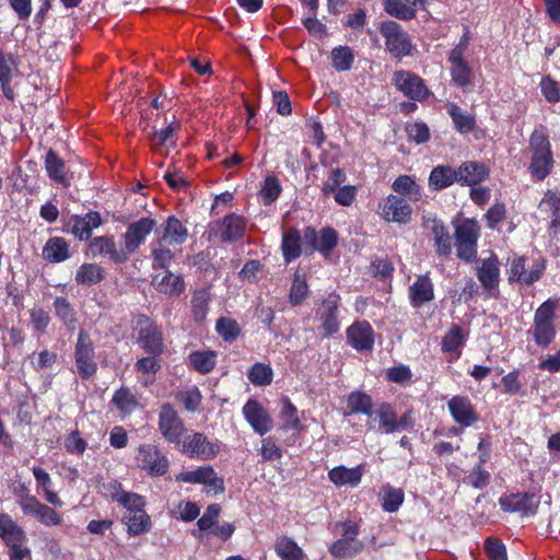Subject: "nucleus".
<instances>
[{
    "label": "nucleus",
    "mask_w": 560,
    "mask_h": 560,
    "mask_svg": "<svg viewBox=\"0 0 560 560\" xmlns=\"http://www.w3.org/2000/svg\"><path fill=\"white\" fill-rule=\"evenodd\" d=\"M532 161L529 171L538 179H545L553 165V158L548 136L541 130H535L529 138Z\"/></svg>",
    "instance_id": "f257e3e1"
},
{
    "label": "nucleus",
    "mask_w": 560,
    "mask_h": 560,
    "mask_svg": "<svg viewBox=\"0 0 560 560\" xmlns=\"http://www.w3.org/2000/svg\"><path fill=\"white\" fill-rule=\"evenodd\" d=\"M378 31L384 38L385 50L393 57L402 58L411 55L413 48L411 37L396 21L381 22Z\"/></svg>",
    "instance_id": "f03ea898"
},
{
    "label": "nucleus",
    "mask_w": 560,
    "mask_h": 560,
    "mask_svg": "<svg viewBox=\"0 0 560 560\" xmlns=\"http://www.w3.org/2000/svg\"><path fill=\"white\" fill-rule=\"evenodd\" d=\"M556 304L551 300L544 302L535 312L534 326L529 332L539 347H548L555 336L556 328L553 325Z\"/></svg>",
    "instance_id": "7ed1b4c3"
},
{
    "label": "nucleus",
    "mask_w": 560,
    "mask_h": 560,
    "mask_svg": "<svg viewBox=\"0 0 560 560\" xmlns=\"http://www.w3.org/2000/svg\"><path fill=\"white\" fill-rule=\"evenodd\" d=\"M479 226L475 220L465 219L455 228V246L458 258L469 261L476 257Z\"/></svg>",
    "instance_id": "20e7f679"
},
{
    "label": "nucleus",
    "mask_w": 560,
    "mask_h": 560,
    "mask_svg": "<svg viewBox=\"0 0 560 560\" xmlns=\"http://www.w3.org/2000/svg\"><path fill=\"white\" fill-rule=\"evenodd\" d=\"M545 268L544 262L534 260L527 264L525 257L513 254L508 258V275L510 282L532 284L537 281Z\"/></svg>",
    "instance_id": "39448f33"
},
{
    "label": "nucleus",
    "mask_w": 560,
    "mask_h": 560,
    "mask_svg": "<svg viewBox=\"0 0 560 560\" xmlns=\"http://www.w3.org/2000/svg\"><path fill=\"white\" fill-rule=\"evenodd\" d=\"M342 537L329 547V552L337 559L351 558L363 550V544L358 539V525L347 521L342 523Z\"/></svg>",
    "instance_id": "423d86ee"
},
{
    "label": "nucleus",
    "mask_w": 560,
    "mask_h": 560,
    "mask_svg": "<svg viewBox=\"0 0 560 560\" xmlns=\"http://www.w3.org/2000/svg\"><path fill=\"white\" fill-rule=\"evenodd\" d=\"M136 463L153 477L163 476L168 470L167 457L152 444H141L138 447Z\"/></svg>",
    "instance_id": "0eeeda50"
},
{
    "label": "nucleus",
    "mask_w": 560,
    "mask_h": 560,
    "mask_svg": "<svg viewBox=\"0 0 560 560\" xmlns=\"http://www.w3.org/2000/svg\"><path fill=\"white\" fill-rule=\"evenodd\" d=\"M75 365L82 378L91 377L97 370L94 360V347L86 331L80 330L75 343Z\"/></svg>",
    "instance_id": "6e6552de"
},
{
    "label": "nucleus",
    "mask_w": 560,
    "mask_h": 560,
    "mask_svg": "<svg viewBox=\"0 0 560 560\" xmlns=\"http://www.w3.org/2000/svg\"><path fill=\"white\" fill-rule=\"evenodd\" d=\"M159 430L167 442L180 444L185 425L177 411L168 404L162 405L160 409Z\"/></svg>",
    "instance_id": "1a4fd4ad"
},
{
    "label": "nucleus",
    "mask_w": 560,
    "mask_h": 560,
    "mask_svg": "<svg viewBox=\"0 0 560 560\" xmlns=\"http://www.w3.org/2000/svg\"><path fill=\"white\" fill-rule=\"evenodd\" d=\"M380 215L387 222L407 224L411 220L412 208L397 195H388L378 205Z\"/></svg>",
    "instance_id": "9d476101"
},
{
    "label": "nucleus",
    "mask_w": 560,
    "mask_h": 560,
    "mask_svg": "<svg viewBox=\"0 0 560 560\" xmlns=\"http://www.w3.org/2000/svg\"><path fill=\"white\" fill-rule=\"evenodd\" d=\"M180 443L183 453L191 458L201 460L212 459L220 450L218 443L209 441L208 438L200 432H195L186 436Z\"/></svg>",
    "instance_id": "9b49d317"
},
{
    "label": "nucleus",
    "mask_w": 560,
    "mask_h": 560,
    "mask_svg": "<svg viewBox=\"0 0 560 560\" xmlns=\"http://www.w3.org/2000/svg\"><path fill=\"white\" fill-rule=\"evenodd\" d=\"M393 83L397 90L415 101H424L430 94L428 88L423 83V80L410 71H396L393 75Z\"/></svg>",
    "instance_id": "f8f14e48"
},
{
    "label": "nucleus",
    "mask_w": 560,
    "mask_h": 560,
    "mask_svg": "<svg viewBox=\"0 0 560 560\" xmlns=\"http://www.w3.org/2000/svg\"><path fill=\"white\" fill-rule=\"evenodd\" d=\"M20 508L25 515L35 517L45 526H55L61 523L60 515L50 506L42 503L34 495H23L20 499Z\"/></svg>",
    "instance_id": "ddd939ff"
},
{
    "label": "nucleus",
    "mask_w": 560,
    "mask_h": 560,
    "mask_svg": "<svg viewBox=\"0 0 560 560\" xmlns=\"http://www.w3.org/2000/svg\"><path fill=\"white\" fill-rule=\"evenodd\" d=\"M137 324L140 326L138 343L150 354H161L164 350L162 331L145 316L139 317Z\"/></svg>",
    "instance_id": "4468645a"
},
{
    "label": "nucleus",
    "mask_w": 560,
    "mask_h": 560,
    "mask_svg": "<svg viewBox=\"0 0 560 560\" xmlns=\"http://www.w3.org/2000/svg\"><path fill=\"white\" fill-rule=\"evenodd\" d=\"M155 221L151 218H141L128 225L124 234V252L127 256L135 253L145 241L147 236L155 228Z\"/></svg>",
    "instance_id": "2eb2a0df"
},
{
    "label": "nucleus",
    "mask_w": 560,
    "mask_h": 560,
    "mask_svg": "<svg viewBox=\"0 0 560 560\" xmlns=\"http://www.w3.org/2000/svg\"><path fill=\"white\" fill-rule=\"evenodd\" d=\"M176 480L187 483L206 485L215 493L223 492V480L218 477L211 466L199 467L196 470L183 471L176 476Z\"/></svg>",
    "instance_id": "dca6fc26"
},
{
    "label": "nucleus",
    "mask_w": 560,
    "mask_h": 560,
    "mask_svg": "<svg viewBox=\"0 0 560 560\" xmlns=\"http://www.w3.org/2000/svg\"><path fill=\"white\" fill-rule=\"evenodd\" d=\"M242 411L256 433L264 435L272 429V419L269 412L257 400H248Z\"/></svg>",
    "instance_id": "f3484780"
},
{
    "label": "nucleus",
    "mask_w": 560,
    "mask_h": 560,
    "mask_svg": "<svg viewBox=\"0 0 560 560\" xmlns=\"http://www.w3.org/2000/svg\"><path fill=\"white\" fill-rule=\"evenodd\" d=\"M499 503L505 512H516L522 516H530L537 513L539 501L533 494L515 493L501 498Z\"/></svg>",
    "instance_id": "a211bd4d"
},
{
    "label": "nucleus",
    "mask_w": 560,
    "mask_h": 560,
    "mask_svg": "<svg viewBox=\"0 0 560 560\" xmlns=\"http://www.w3.org/2000/svg\"><path fill=\"white\" fill-rule=\"evenodd\" d=\"M349 345L358 351H371L374 346V331L372 326L363 320L355 322L347 329Z\"/></svg>",
    "instance_id": "6ab92c4d"
},
{
    "label": "nucleus",
    "mask_w": 560,
    "mask_h": 560,
    "mask_svg": "<svg viewBox=\"0 0 560 560\" xmlns=\"http://www.w3.org/2000/svg\"><path fill=\"white\" fill-rule=\"evenodd\" d=\"M447 407L454 421L460 427H470L478 420L474 406L466 396L452 397L447 402Z\"/></svg>",
    "instance_id": "aec40b11"
},
{
    "label": "nucleus",
    "mask_w": 560,
    "mask_h": 560,
    "mask_svg": "<svg viewBox=\"0 0 560 560\" xmlns=\"http://www.w3.org/2000/svg\"><path fill=\"white\" fill-rule=\"evenodd\" d=\"M304 241L310 244L314 250L328 255L337 245L338 236L334 229L325 228L319 234L313 228H306L304 231Z\"/></svg>",
    "instance_id": "412c9836"
},
{
    "label": "nucleus",
    "mask_w": 560,
    "mask_h": 560,
    "mask_svg": "<svg viewBox=\"0 0 560 560\" xmlns=\"http://www.w3.org/2000/svg\"><path fill=\"white\" fill-rule=\"evenodd\" d=\"M89 250L92 257L108 256L114 262H124L127 260V254L122 248H117L113 237L97 236L89 244Z\"/></svg>",
    "instance_id": "4be33fe9"
},
{
    "label": "nucleus",
    "mask_w": 560,
    "mask_h": 560,
    "mask_svg": "<svg viewBox=\"0 0 560 560\" xmlns=\"http://www.w3.org/2000/svg\"><path fill=\"white\" fill-rule=\"evenodd\" d=\"M363 474L361 465L351 468L340 465L328 471V478L336 487L355 488L360 485Z\"/></svg>",
    "instance_id": "5701e85b"
},
{
    "label": "nucleus",
    "mask_w": 560,
    "mask_h": 560,
    "mask_svg": "<svg viewBox=\"0 0 560 560\" xmlns=\"http://www.w3.org/2000/svg\"><path fill=\"white\" fill-rule=\"evenodd\" d=\"M457 171V183L460 185L476 186L486 180L489 176L488 168L476 161L462 163Z\"/></svg>",
    "instance_id": "b1692460"
},
{
    "label": "nucleus",
    "mask_w": 560,
    "mask_h": 560,
    "mask_svg": "<svg viewBox=\"0 0 560 560\" xmlns=\"http://www.w3.org/2000/svg\"><path fill=\"white\" fill-rule=\"evenodd\" d=\"M71 232L80 241L89 240L92 231L102 224L98 212L90 211L85 215H72L70 218Z\"/></svg>",
    "instance_id": "393cba45"
},
{
    "label": "nucleus",
    "mask_w": 560,
    "mask_h": 560,
    "mask_svg": "<svg viewBox=\"0 0 560 560\" xmlns=\"http://www.w3.org/2000/svg\"><path fill=\"white\" fill-rule=\"evenodd\" d=\"M499 260L494 255L479 261L477 278L485 289L491 290L498 287L500 280Z\"/></svg>",
    "instance_id": "a878e982"
},
{
    "label": "nucleus",
    "mask_w": 560,
    "mask_h": 560,
    "mask_svg": "<svg viewBox=\"0 0 560 560\" xmlns=\"http://www.w3.org/2000/svg\"><path fill=\"white\" fill-rule=\"evenodd\" d=\"M188 237V231L184 224L175 217H168L165 223L162 225V231L159 238L163 243H167L173 246H180L186 242Z\"/></svg>",
    "instance_id": "bb28decb"
},
{
    "label": "nucleus",
    "mask_w": 560,
    "mask_h": 560,
    "mask_svg": "<svg viewBox=\"0 0 560 560\" xmlns=\"http://www.w3.org/2000/svg\"><path fill=\"white\" fill-rule=\"evenodd\" d=\"M338 301L336 298H329L324 301L318 308V316L322 323L324 335L329 337L339 330V322L337 318Z\"/></svg>",
    "instance_id": "cd10ccee"
},
{
    "label": "nucleus",
    "mask_w": 560,
    "mask_h": 560,
    "mask_svg": "<svg viewBox=\"0 0 560 560\" xmlns=\"http://www.w3.org/2000/svg\"><path fill=\"white\" fill-rule=\"evenodd\" d=\"M217 233L221 241L233 242L241 238L245 231L244 219L236 214L225 217L217 223Z\"/></svg>",
    "instance_id": "c85d7f7f"
},
{
    "label": "nucleus",
    "mask_w": 560,
    "mask_h": 560,
    "mask_svg": "<svg viewBox=\"0 0 560 560\" xmlns=\"http://www.w3.org/2000/svg\"><path fill=\"white\" fill-rule=\"evenodd\" d=\"M427 228L430 229L438 255L447 256L452 252V241L447 229L441 220L428 218Z\"/></svg>",
    "instance_id": "c756f323"
},
{
    "label": "nucleus",
    "mask_w": 560,
    "mask_h": 560,
    "mask_svg": "<svg viewBox=\"0 0 560 560\" xmlns=\"http://www.w3.org/2000/svg\"><path fill=\"white\" fill-rule=\"evenodd\" d=\"M434 298L433 283L428 275L417 278L415 283L409 288V299L415 307H419Z\"/></svg>",
    "instance_id": "7c9ffc66"
},
{
    "label": "nucleus",
    "mask_w": 560,
    "mask_h": 560,
    "mask_svg": "<svg viewBox=\"0 0 560 560\" xmlns=\"http://www.w3.org/2000/svg\"><path fill=\"white\" fill-rule=\"evenodd\" d=\"M43 257L52 264L67 260L70 257L68 242L62 237L49 238L43 247Z\"/></svg>",
    "instance_id": "2f4dec72"
},
{
    "label": "nucleus",
    "mask_w": 560,
    "mask_h": 560,
    "mask_svg": "<svg viewBox=\"0 0 560 560\" xmlns=\"http://www.w3.org/2000/svg\"><path fill=\"white\" fill-rule=\"evenodd\" d=\"M446 110L452 118L455 129L459 133L467 135L474 130L476 126V119L471 114L464 110L455 103H447Z\"/></svg>",
    "instance_id": "473e14b6"
},
{
    "label": "nucleus",
    "mask_w": 560,
    "mask_h": 560,
    "mask_svg": "<svg viewBox=\"0 0 560 560\" xmlns=\"http://www.w3.org/2000/svg\"><path fill=\"white\" fill-rule=\"evenodd\" d=\"M153 283L158 291L168 295L180 294L185 288L183 278L170 271L156 275L153 279Z\"/></svg>",
    "instance_id": "72a5a7b5"
},
{
    "label": "nucleus",
    "mask_w": 560,
    "mask_h": 560,
    "mask_svg": "<svg viewBox=\"0 0 560 560\" xmlns=\"http://www.w3.org/2000/svg\"><path fill=\"white\" fill-rule=\"evenodd\" d=\"M122 522L127 526L130 536H139L150 530L151 518L144 510H137L133 513H126Z\"/></svg>",
    "instance_id": "f704fd0d"
},
{
    "label": "nucleus",
    "mask_w": 560,
    "mask_h": 560,
    "mask_svg": "<svg viewBox=\"0 0 560 560\" xmlns=\"http://www.w3.org/2000/svg\"><path fill=\"white\" fill-rule=\"evenodd\" d=\"M105 275L104 268L98 264H83L78 268L74 280L78 284L90 287L103 281Z\"/></svg>",
    "instance_id": "c9c22d12"
},
{
    "label": "nucleus",
    "mask_w": 560,
    "mask_h": 560,
    "mask_svg": "<svg viewBox=\"0 0 560 560\" xmlns=\"http://www.w3.org/2000/svg\"><path fill=\"white\" fill-rule=\"evenodd\" d=\"M457 183V171L448 165L435 166L429 176V185L434 190H441Z\"/></svg>",
    "instance_id": "e433bc0d"
},
{
    "label": "nucleus",
    "mask_w": 560,
    "mask_h": 560,
    "mask_svg": "<svg viewBox=\"0 0 560 560\" xmlns=\"http://www.w3.org/2000/svg\"><path fill=\"white\" fill-rule=\"evenodd\" d=\"M373 422H378L377 430L381 433L390 434L397 432L396 427V412L389 404H381L375 411H373Z\"/></svg>",
    "instance_id": "4c0bfd02"
},
{
    "label": "nucleus",
    "mask_w": 560,
    "mask_h": 560,
    "mask_svg": "<svg viewBox=\"0 0 560 560\" xmlns=\"http://www.w3.org/2000/svg\"><path fill=\"white\" fill-rule=\"evenodd\" d=\"M45 170L50 179L56 183L69 186L65 162L52 150H49L45 156Z\"/></svg>",
    "instance_id": "58836bf2"
},
{
    "label": "nucleus",
    "mask_w": 560,
    "mask_h": 560,
    "mask_svg": "<svg viewBox=\"0 0 560 560\" xmlns=\"http://www.w3.org/2000/svg\"><path fill=\"white\" fill-rule=\"evenodd\" d=\"M279 418L282 422V430H293L298 433L303 430V425L301 424V420L298 416V409L288 397H283L281 399V410L279 412Z\"/></svg>",
    "instance_id": "ea45409f"
},
{
    "label": "nucleus",
    "mask_w": 560,
    "mask_h": 560,
    "mask_svg": "<svg viewBox=\"0 0 560 560\" xmlns=\"http://www.w3.org/2000/svg\"><path fill=\"white\" fill-rule=\"evenodd\" d=\"M112 404L125 416L131 415L140 405L137 396L127 387H120L114 393Z\"/></svg>",
    "instance_id": "a19ab883"
},
{
    "label": "nucleus",
    "mask_w": 560,
    "mask_h": 560,
    "mask_svg": "<svg viewBox=\"0 0 560 560\" xmlns=\"http://www.w3.org/2000/svg\"><path fill=\"white\" fill-rule=\"evenodd\" d=\"M275 551L281 560H304L305 553L290 537H280L275 545Z\"/></svg>",
    "instance_id": "79ce46f5"
},
{
    "label": "nucleus",
    "mask_w": 560,
    "mask_h": 560,
    "mask_svg": "<svg viewBox=\"0 0 560 560\" xmlns=\"http://www.w3.org/2000/svg\"><path fill=\"white\" fill-rule=\"evenodd\" d=\"M0 537L8 542L25 541L26 536L21 526H19L8 514H0Z\"/></svg>",
    "instance_id": "37998d69"
},
{
    "label": "nucleus",
    "mask_w": 560,
    "mask_h": 560,
    "mask_svg": "<svg viewBox=\"0 0 560 560\" xmlns=\"http://www.w3.org/2000/svg\"><path fill=\"white\" fill-rule=\"evenodd\" d=\"M281 248L287 262L296 259L301 255V236L296 230L283 232Z\"/></svg>",
    "instance_id": "c03bdc74"
},
{
    "label": "nucleus",
    "mask_w": 560,
    "mask_h": 560,
    "mask_svg": "<svg viewBox=\"0 0 560 560\" xmlns=\"http://www.w3.org/2000/svg\"><path fill=\"white\" fill-rule=\"evenodd\" d=\"M405 493L399 488L385 485L381 491L382 508L385 512L394 513L404 503Z\"/></svg>",
    "instance_id": "a18cd8bd"
},
{
    "label": "nucleus",
    "mask_w": 560,
    "mask_h": 560,
    "mask_svg": "<svg viewBox=\"0 0 560 560\" xmlns=\"http://www.w3.org/2000/svg\"><path fill=\"white\" fill-rule=\"evenodd\" d=\"M348 408L351 413H363L373 416V404L369 395L361 392H352L347 399Z\"/></svg>",
    "instance_id": "49530a36"
},
{
    "label": "nucleus",
    "mask_w": 560,
    "mask_h": 560,
    "mask_svg": "<svg viewBox=\"0 0 560 560\" xmlns=\"http://www.w3.org/2000/svg\"><path fill=\"white\" fill-rule=\"evenodd\" d=\"M384 11L401 21H410L416 18L415 9L407 5L404 0H385Z\"/></svg>",
    "instance_id": "de8ad7c7"
},
{
    "label": "nucleus",
    "mask_w": 560,
    "mask_h": 560,
    "mask_svg": "<svg viewBox=\"0 0 560 560\" xmlns=\"http://www.w3.org/2000/svg\"><path fill=\"white\" fill-rule=\"evenodd\" d=\"M210 293L208 290L195 291L191 298V312L196 322H202L209 311Z\"/></svg>",
    "instance_id": "09e8293b"
},
{
    "label": "nucleus",
    "mask_w": 560,
    "mask_h": 560,
    "mask_svg": "<svg viewBox=\"0 0 560 560\" xmlns=\"http://www.w3.org/2000/svg\"><path fill=\"white\" fill-rule=\"evenodd\" d=\"M392 188L394 191L400 195H406L409 198L419 199L421 197V190L419 185L408 175L398 176Z\"/></svg>",
    "instance_id": "8fccbe9b"
},
{
    "label": "nucleus",
    "mask_w": 560,
    "mask_h": 560,
    "mask_svg": "<svg viewBox=\"0 0 560 560\" xmlns=\"http://www.w3.org/2000/svg\"><path fill=\"white\" fill-rule=\"evenodd\" d=\"M171 246L172 245H168L167 243H163L160 238H158V241L152 244V257L154 267H168L174 258V253L171 249Z\"/></svg>",
    "instance_id": "3c124183"
},
{
    "label": "nucleus",
    "mask_w": 560,
    "mask_h": 560,
    "mask_svg": "<svg viewBox=\"0 0 560 560\" xmlns=\"http://www.w3.org/2000/svg\"><path fill=\"white\" fill-rule=\"evenodd\" d=\"M539 208L548 213L552 225L560 223V197L556 192L548 190L541 199Z\"/></svg>",
    "instance_id": "603ef678"
},
{
    "label": "nucleus",
    "mask_w": 560,
    "mask_h": 560,
    "mask_svg": "<svg viewBox=\"0 0 560 560\" xmlns=\"http://www.w3.org/2000/svg\"><path fill=\"white\" fill-rule=\"evenodd\" d=\"M113 500L122 505L127 510V513L143 510L144 506V499L141 495L124 490L115 492L113 494Z\"/></svg>",
    "instance_id": "864d4df0"
},
{
    "label": "nucleus",
    "mask_w": 560,
    "mask_h": 560,
    "mask_svg": "<svg viewBox=\"0 0 560 560\" xmlns=\"http://www.w3.org/2000/svg\"><path fill=\"white\" fill-rule=\"evenodd\" d=\"M249 381L256 386H267L272 382V369L265 363H255L248 371Z\"/></svg>",
    "instance_id": "5fc2aeb1"
},
{
    "label": "nucleus",
    "mask_w": 560,
    "mask_h": 560,
    "mask_svg": "<svg viewBox=\"0 0 560 560\" xmlns=\"http://www.w3.org/2000/svg\"><path fill=\"white\" fill-rule=\"evenodd\" d=\"M353 54L350 47L339 46L331 51V65L337 71H347L353 62Z\"/></svg>",
    "instance_id": "6e6d98bb"
},
{
    "label": "nucleus",
    "mask_w": 560,
    "mask_h": 560,
    "mask_svg": "<svg viewBox=\"0 0 560 560\" xmlns=\"http://www.w3.org/2000/svg\"><path fill=\"white\" fill-rule=\"evenodd\" d=\"M189 361L196 371L208 373L215 365V353L212 351H197L190 354Z\"/></svg>",
    "instance_id": "4d7b16f0"
},
{
    "label": "nucleus",
    "mask_w": 560,
    "mask_h": 560,
    "mask_svg": "<svg viewBox=\"0 0 560 560\" xmlns=\"http://www.w3.org/2000/svg\"><path fill=\"white\" fill-rule=\"evenodd\" d=\"M281 185L275 176H268L262 183L259 196L266 206L272 205L281 194Z\"/></svg>",
    "instance_id": "13d9d810"
},
{
    "label": "nucleus",
    "mask_w": 560,
    "mask_h": 560,
    "mask_svg": "<svg viewBox=\"0 0 560 560\" xmlns=\"http://www.w3.org/2000/svg\"><path fill=\"white\" fill-rule=\"evenodd\" d=\"M308 294V285L304 275L300 272L294 273L292 281L289 301L292 305H299Z\"/></svg>",
    "instance_id": "bf43d9fd"
},
{
    "label": "nucleus",
    "mask_w": 560,
    "mask_h": 560,
    "mask_svg": "<svg viewBox=\"0 0 560 560\" xmlns=\"http://www.w3.org/2000/svg\"><path fill=\"white\" fill-rule=\"evenodd\" d=\"M215 329L223 340L228 342L234 341L241 334V328L236 320L228 317L219 318Z\"/></svg>",
    "instance_id": "052dcab7"
},
{
    "label": "nucleus",
    "mask_w": 560,
    "mask_h": 560,
    "mask_svg": "<svg viewBox=\"0 0 560 560\" xmlns=\"http://www.w3.org/2000/svg\"><path fill=\"white\" fill-rule=\"evenodd\" d=\"M55 313L66 326L73 327L77 318L69 301L62 296L56 298L54 302Z\"/></svg>",
    "instance_id": "680f3d73"
},
{
    "label": "nucleus",
    "mask_w": 560,
    "mask_h": 560,
    "mask_svg": "<svg viewBox=\"0 0 560 560\" xmlns=\"http://www.w3.org/2000/svg\"><path fill=\"white\" fill-rule=\"evenodd\" d=\"M465 336L460 327L453 326L442 341V349L446 352L457 350L464 345Z\"/></svg>",
    "instance_id": "e2e57ef3"
},
{
    "label": "nucleus",
    "mask_w": 560,
    "mask_h": 560,
    "mask_svg": "<svg viewBox=\"0 0 560 560\" xmlns=\"http://www.w3.org/2000/svg\"><path fill=\"white\" fill-rule=\"evenodd\" d=\"M452 81L458 86H466L471 81V69L466 61L451 65Z\"/></svg>",
    "instance_id": "0e129e2a"
},
{
    "label": "nucleus",
    "mask_w": 560,
    "mask_h": 560,
    "mask_svg": "<svg viewBox=\"0 0 560 560\" xmlns=\"http://www.w3.org/2000/svg\"><path fill=\"white\" fill-rule=\"evenodd\" d=\"M346 173L341 168H332L327 180L322 187V191L325 196H329L337 191L341 185L346 182Z\"/></svg>",
    "instance_id": "69168bd1"
},
{
    "label": "nucleus",
    "mask_w": 560,
    "mask_h": 560,
    "mask_svg": "<svg viewBox=\"0 0 560 560\" xmlns=\"http://www.w3.org/2000/svg\"><path fill=\"white\" fill-rule=\"evenodd\" d=\"M483 547L489 560H508L506 548L501 540L487 538Z\"/></svg>",
    "instance_id": "338daca9"
},
{
    "label": "nucleus",
    "mask_w": 560,
    "mask_h": 560,
    "mask_svg": "<svg viewBox=\"0 0 560 560\" xmlns=\"http://www.w3.org/2000/svg\"><path fill=\"white\" fill-rule=\"evenodd\" d=\"M541 93L549 103H557L560 101V83L546 77L540 82Z\"/></svg>",
    "instance_id": "774afa93"
}]
</instances>
